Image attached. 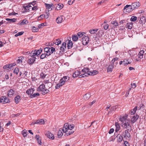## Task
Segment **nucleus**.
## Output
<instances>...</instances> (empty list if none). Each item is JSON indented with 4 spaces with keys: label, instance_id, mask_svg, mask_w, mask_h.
Returning a JSON list of instances; mask_svg holds the SVG:
<instances>
[{
    "label": "nucleus",
    "instance_id": "1",
    "mask_svg": "<svg viewBox=\"0 0 146 146\" xmlns=\"http://www.w3.org/2000/svg\"><path fill=\"white\" fill-rule=\"evenodd\" d=\"M37 90L41 92L42 94L43 95H45L49 92V90L46 88L44 84L40 85L38 87Z\"/></svg>",
    "mask_w": 146,
    "mask_h": 146
},
{
    "label": "nucleus",
    "instance_id": "2",
    "mask_svg": "<svg viewBox=\"0 0 146 146\" xmlns=\"http://www.w3.org/2000/svg\"><path fill=\"white\" fill-rule=\"evenodd\" d=\"M122 126L124 129H126L128 130H131V126L130 125L129 121L128 120L123 122L122 124Z\"/></svg>",
    "mask_w": 146,
    "mask_h": 146
},
{
    "label": "nucleus",
    "instance_id": "3",
    "mask_svg": "<svg viewBox=\"0 0 146 146\" xmlns=\"http://www.w3.org/2000/svg\"><path fill=\"white\" fill-rule=\"evenodd\" d=\"M32 6L29 4L28 5H24L23 6V13L28 12L30 11V10L31 9Z\"/></svg>",
    "mask_w": 146,
    "mask_h": 146
},
{
    "label": "nucleus",
    "instance_id": "4",
    "mask_svg": "<svg viewBox=\"0 0 146 146\" xmlns=\"http://www.w3.org/2000/svg\"><path fill=\"white\" fill-rule=\"evenodd\" d=\"M10 102V99L6 96H2L1 98L0 102L3 104L9 103Z\"/></svg>",
    "mask_w": 146,
    "mask_h": 146
},
{
    "label": "nucleus",
    "instance_id": "5",
    "mask_svg": "<svg viewBox=\"0 0 146 146\" xmlns=\"http://www.w3.org/2000/svg\"><path fill=\"white\" fill-rule=\"evenodd\" d=\"M89 41V37L87 36H84L82 38V42L84 45H86L88 44Z\"/></svg>",
    "mask_w": 146,
    "mask_h": 146
},
{
    "label": "nucleus",
    "instance_id": "6",
    "mask_svg": "<svg viewBox=\"0 0 146 146\" xmlns=\"http://www.w3.org/2000/svg\"><path fill=\"white\" fill-rule=\"evenodd\" d=\"M28 60L27 62L30 65H32L35 61L36 59V57H33L29 55L28 57Z\"/></svg>",
    "mask_w": 146,
    "mask_h": 146
},
{
    "label": "nucleus",
    "instance_id": "7",
    "mask_svg": "<svg viewBox=\"0 0 146 146\" xmlns=\"http://www.w3.org/2000/svg\"><path fill=\"white\" fill-rule=\"evenodd\" d=\"M128 130H129L126 129L122 132L121 135L124 138L127 139V138H129L130 137V134Z\"/></svg>",
    "mask_w": 146,
    "mask_h": 146
},
{
    "label": "nucleus",
    "instance_id": "8",
    "mask_svg": "<svg viewBox=\"0 0 146 146\" xmlns=\"http://www.w3.org/2000/svg\"><path fill=\"white\" fill-rule=\"evenodd\" d=\"M45 134L47 136V137L52 139H54V136L53 134L49 131H48L45 132Z\"/></svg>",
    "mask_w": 146,
    "mask_h": 146
},
{
    "label": "nucleus",
    "instance_id": "9",
    "mask_svg": "<svg viewBox=\"0 0 146 146\" xmlns=\"http://www.w3.org/2000/svg\"><path fill=\"white\" fill-rule=\"evenodd\" d=\"M65 82L64 81L62 80V79H61L59 82V83L56 84V85L55 86L56 89H58L60 87L62 86L65 84Z\"/></svg>",
    "mask_w": 146,
    "mask_h": 146
},
{
    "label": "nucleus",
    "instance_id": "10",
    "mask_svg": "<svg viewBox=\"0 0 146 146\" xmlns=\"http://www.w3.org/2000/svg\"><path fill=\"white\" fill-rule=\"evenodd\" d=\"M140 5V3L138 2H136L132 3L131 6L132 7V9H134L135 8H137Z\"/></svg>",
    "mask_w": 146,
    "mask_h": 146
},
{
    "label": "nucleus",
    "instance_id": "11",
    "mask_svg": "<svg viewBox=\"0 0 146 146\" xmlns=\"http://www.w3.org/2000/svg\"><path fill=\"white\" fill-rule=\"evenodd\" d=\"M65 20V17L63 16H60L56 19V21L58 23H61Z\"/></svg>",
    "mask_w": 146,
    "mask_h": 146
},
{
    "label": "nucleus",
    "instance_id": "12",
    "mask_svg": "<svg viewBox=\"0 0 146 146\" xmlns=\"http://www.w3.org/2000/svg\"><path fill=\"white\" fill-rule=\"evenodd\" d=\"M64 7L63 5L61 3H59L55 5V7L57 10L61 9Z\"/></svg>",
    "mask_w": 146,
    "mask_h": 146
},
{
    "label": "nucleus",
    "instance_id": "13",
    "mask_svg": "<svg viewBox=\"0 0 146 146\" xmlns=\"http://www.w3.org/2000/svg\"><path fill=\"white\" fill-rule=\"evenodd\" d=\"M15 93V91L12 89L8 90L7 92V95L9 97H12Z\"/></svg>",
    "mask_w": 146,
    "mask_h": 146
},
{
    "label": "nucleus",
    "instance_id": "14",
    "mask_svg": "<svg viewBox=\"0 0 146 146\" xmlns=\"http://www.w3.org/2000/svg\"><path fill=\"white\" fill-rule=\"evenodd\" d=\"M50 48L49 47H46L44 48V51L45 52L46 55H47V56H48L51 54V53L50 50Z\"/></svg>",
    "mask_w": 146,
    "mask_h": 146
},
{
    "label": "nucleus",
    "instance_id": "15",
    "mask_svg": "<svg viewBox=\"0 0 146 146\" xmlns=\"http://www.w3.org/2000/svg\"><path fill=\"white\" fill-rule=\"evenodd\" d=\"M44 121L42 119H38L37 120L36 122H32L31 124V125H34L35 124H42L44 123Z\"/></svg>",
    "mask_w": 146,
    "mask_h": 146
},
{
    "label": "nucleus",
    "instance_id": "16",
    "mask_svg": "<svg viewBox=\"0 0 146 146\" xmlns=\"http://www.w3.org/2000/svg\"><path fill=\"white\" fill-rule=\"evenodd\" d=\"M139 117V115L137 114H135L132 116L131 121L132 123L135 122Z\"/></svg>",
    "mask_w": 146,
    "mask_h": 146
},
{
    "label": "nucleus",
    "instance_id": "17",
    "mask_svg": "<svg viewBox=\"0 0 146 146\" xmlns=\"http://www.w3.org/2000/svg\"><path fill=\"white\" fill-rule=\"evenodd\" d=\"M146 19L145 17L143 16H141L140 18L139 23L143 25L146 22Z\"/></svg>",
    "mask_w": 146,
    "mask_h": 146
},
{
    "label": "nucleus",
    "instance_id": "18",
    "mask_svg": "<svg viewBox=\"0 0 146 146\" xmlns=\"http://www.w3.org/2000/svg\"><path fill=\"white\" fill-rule=\"evenodd\" d=\"M65 125L66 126V127H68L69 130H72L74 127V125L73 124H69L68 123H65Z\"/></svg>",
    "mask_w": 146,
    "mask_h": 146
},
{
    "label": "nucleus",
    "instance_id": "19",
    "mask_svg": "<svg viewBox=\"0 0 146 146\" xmlns=\"http://www.w3.org/2000/svg\"><path fill=\"white\" fill-rule=\"evenodd\" d=\"M81 74L80 71L79 70H76L75 71L73 74L72 76L73 78H75L79 76Z\"/></svg>",
    "mask_w": 146,
    "mask_h": 146
},
{
    "label": "nucleus",
    "instance_id": "20",
    "mask_svg": "<svg viewBox=\"0 0 146 146\" xmlns=\"http://www.w3.org/2000/svg\"><path fill=\"white\" fill-rule=\"evenodd\" d=\"M38 53H37V52H36V50H35L34 51L33 50H32L31 52H29V54L32 57H35L36 56H38Z\"/></svg>",
    "mask_w": 146,
    "mask_h": 146
},
{
    "label": "nucleus",
    "instance_id": "21",
    "mask_svg": "<svg viewBox=\"0 0 146 146\" xmlns=\"http://www.w3.org/2000/svg\"><path fill=\"white\" fill-rule=\"evenodd\" d=\"M34 88H32L27 90L26 91V93L28 95L30 96L31 94H33V93L34 91Z\"/></svg>",
    "mask_w": 146,
    "mask_h": 146
},
{
    "label": "nucleus",
    "instance_id": "22",
    "mask_svg": "<svg viewBox=\"0 0 146 146\" xmlns=\"http://www.w3.org/2000/svg\"><path fill=\"white\" fill-rule=\"evenodd\" d=\"M144 53V51L143 50H140L137 55L138 58L140 59L142 58L143 57Z\"/></svg>",
    "mask_w": 146,
    "mask_h": 146
},
{
    "label": "nucleus",
    "instance_id": "23",
    "mask_svg": "<svg viewBox=\"0 0 146 146\" xmlns=\"http://www.w3.org/2000/svg\"><path fill=\"white\" fill-rule=\"evenodd\" d=\"M45 5L46 6V9L48 10V11H50L52 10L51 7L53 6L52 4L50 5L45 3Z\"/></svg>",
    "mask_w": 146,
    "mask_h": 146
},
{
    "label": "nucleus",
    "instance_id": "24",
    "mask_svg": "<svg viewBox=\"0 0 146 146\" xmlns=\"http://www.w3.org/2000/svg\"><path fill=\"white\" fill-rule=\"evenodd\" d=\"M123 136L120 134L116 136L117 138V141L118 142H121L123 139Z\"/></svg>",
    "mask_w": 146,
    "mask_h": 146
},
{
    "label": "nucleus",
    "instance_id": "25",
    "mask_svg": "<svg viewBox=\"0 0 146 146\" xmlns=\"http://www.w3.org/2000/svg\"><path fill=\"white\" fill-rule=\"evenodd\" d=\"M21 96L19 95L16 96L15 98V102L16 104H18L20 101Z\"/></svg>",
    "mask_w": 146,
    "mask_h": 146
},
{
    "label": "nucleus",
    "instance_id": "26",
    "mask_svg": "<svg viewBox=\"0 0 146 146\" xmlns=\"http://www.w3.org/2000/svg\"><path fill=\"white\" fill-rule=\"evenodd\" d=\"M66 44L65 42H63L62 44V45L61 46L60 48V50L62 52L64 51L65 49L66 48Z\"/></svg>",
    "mask_w": 146,
    "mask_h": 146
},
{
    "label": "nucleus",
    "instance_id": "27",
    "mask_svg": "<svg viewBox=\"0 0 146 146\" xmlns=\"http://www.w3.org/2000/svg\"><path fill=\"white\" fill-rule=\"evenodd\" d=\"M114 67V66L112 65H109L107 68V71L108 72H111L113 70V68Z\"/></svg>",
    "mask_w": 146,
    "mask_h": 146
},
{
    "label": "nucleus",
    "instance_id": "28",
    "mask_svg": "<svg viewBox=\"0 0 146 146\" xmlns=\"http://www.w3.org/2000/svg\"><path fill=\"white\" fill-rule=\"evenodd\" d=\"M98 73V72L97 70H94L92 71H90L89 72V75L91 76H94L96 74H97Z\"/></svg>",
    "mask_w": 146,
    "mask_h": 146
},
{
    "label": "nucleus",
    "instance_id": "29",
    "mask_svg": "<svg viewBox=\"0 0 146 146\" xmlns=\"http://www.w3.org/2000/svg\"><path fill=\"white\" fill-rule=\"evenodd\" d=\"M127 115H125L124 116H121L120 118V121L123 122L127 120Z\"/></svg>",
    "mask_w": 146,
    "mask_h": 146
},
{
    "label": "nucleus",
    "instance_id": "30",
    "mask_svg": "<svg viewBox=\"0 0 146 146\" xmlns=\"http://www.w3.org/2000/svg\"><path fill=\"white\" fill-rule=\"evenodd\" d=\"M62 129L63 130V132L65 133L66 135V133L68 132V131L69 130L68 127H66V126L65 125V124H64L63 128Z\"/></svg>",
    "mask_w": 146,
    "mask_h": 146
},
{
    "label": "nucleus",
    "instance_id": "31",
    "mask_svg": "<svg viewBox=\"0 0 146 146\" xmlns=\"http://www.w3.org/2000/svg\"><path fill=\"white\" fill-rule=\"evenodd\" d=\"M90 93H87L84 96V98L86 100H88L90 97Z\"/></svg>",
    "mask_w": 146,
    "mask_h": 146
},
{
    "label": "nucleus",
    "instance_id": "32",
    "mask_svg": "<svg viewBox=\"0 0 146 146\" xmlns=\"http://www.w3.org/2000/svg\"><path fill=\"white\" fill-rule=\"evenodd\" d=\"M24 59V57L20 56L18 57V59L17 60V61L18 63H21L23 60Z\"/></svg>",
    "mask_w": 146,
    "mask_h": 146
},
{
    "label": "nucleus",
    "instance_id": "33",
    "mask_svg": "<svg viewBox=\"0 0 146 146\" xmlns=\"http://www.w3.org/2000/svg\"><path fill=\"white\" fill-rule=\"evenodd\" d=\"M115 125L116 127V129L115 131L116 132H117L120 129L119 124L118 123L116 122L115 123Z\"/></svg>",
    "mask_w": 146,
    "mask_h": 146
},
{
    "label": "nucleus",
    "instance_id": "34",
    "mask_svg": "<svg viewBox=\"0 0 146 146\" xmlns=\"http://www.w3.org/2000/svg\"><path fill=\"white\" fill-rule=\"evenodd\" d=\"M40 94L38 93H34L33 94H31L29 96V97L31 98H35L37 96H39Z\"/></svg>",
    "mask_w": 146,
    "mask_h": 146
},
{
    "label": "nucleus",
    "instance_id": "35",
    "mask_svg": "<svg viewBox=\"0 0 146 146\" xmlns=\"http://www.w3.org/2000/svg\"><path fill=\"white\" fill-rule=\"evenodd\" d=\"M133 24V23L132 22L127 23L126 25V28H128V29H131L132 27Z\"/></svg>",
    "mask_w": 146,
    "mask_h": 146
},
{
    "label": "nucleus",
    "instance_id": "36",
    "mask_svg": "<svg viewBox=\"0 0 146 146\" xmlns=\"http://www.w3.org/2000/svg\"><path fill=\"white\" fill-rule=\"evenodd\" d=\"M82 72L85 73H89L90 69L88 68H84L82 70Z\"/></svg>",
    "mask_w": 146,
    "mask_h": 146
},
{
    "label": "nucleus",
    "instance_id": "37",
    "mask_svg": "<svg viewBox=\"0 0 146 146\" xmlns=\"http://www.w3.org/2000/svg\"><path fill=\"white\" fill-rule=\"evenodd\" d=\"M111 23L113 25V27H114V28L118 25V23L117 22L116 20L113 21H112L111 22Z\"/></svg>",
    "mask_w": 146,
    "mask_h": 146
},
{
    "label": "nucleus",
    "instance_id": "38",
    "mask_svg": "<svg viewBox=\"0 0 146 146\" xmlns=\"http://www.w3.org/2000/svg\"><path fill=\"white\" fill-rule=\"evenodd\" d=\"M5 20L8 21H9L10 23H13L15 22L17 19L15 18L10 19L9 18H6Z\"/></svg>",
    "mask_w": 146,
    "mask_h": 146
},
{
    "label": "nucleus",
    "instance_id": "39",
    "mask_svg": "<svg viewBox=\"0 0 146 146\" xmlns=\"http://www.w3.org/2000/svg\"><path fill=\"white\" fill-rule=\"evenodd\" d=\"M73 43L72 41L70 40H68V42L67 44V47L68 49L71 48L72 46Z\"/></svg>",
    "mask_w": 146,
    "mask_h": 146
},
{
    "label": "nucleus",
    "instance_id": "40",
    "mask_svg": "<svg viewBox=\"0 0 146 146\" xmlns=\"http://www.w3.org/2000/svg\"><path fill=\"white\" fill-rule=\"evenodd\" d=\"M62 131H63V130H62V129H60L59 130L58 134V136L59 138L61 137L63 135Z\"/></svg>",
    "mask_w": 146,
    "mask_h": 146
},
{
    "label": "nucleus",
    "instance_id": "41",
    "mask_svg": "<svg viewBox=\"0 0 146 146\" xmlns=\"http://www.w3.org/2000/svg\"><path fill=\"white\" fill-rule=\"evenodd\" d=\"M89 75H89V73H84V74L80 75L79 76V78H84L86 76H88Z\"/></svg>",
    "mask_w": 146,
    "mask_h": 146
},
{
    "label": "nucleus",
    "instance_id": "42",
    "mask_svg": "<svg viewBox=\"0 0 146 146\" xmlns=\"http://www.w3.org/2000/svg\"><path fill=\"white\" fill-rule=\"evenodd\" d=\"M137 109V107L136 106L135 107V108L133 109L132 110H131V115H134L135 113L136 112V111Z\"/></svg>",
    "mask_w": 146,
    "mask_h": 146
},
{
    "label": "nucleus",
    "instance_id": "43",
    "mask_svg": "<svg viewBox=\"0 0 146 146\" xmlns=\"http://www.w3.org/2000/svg\"><path fill=\"white\" fill-rule=\"evenodd\" d=\"M28 23V21L25 19H23L22 22L20 23V25H23L25 24H26Z\"/></svg>",
    "mask_w": 146,
    "mask_h": 146
},
{
    "label": "nucleus",
    "instance_id": "44",
    "mask_svg": "<svg viewBox=\"0 0 146 146\" xmlns=\"http://www.w3.org/2000/svg\"><path fill=\"white\" fill-rule=\"evenodd\" d=\"M84 34H85V33L84 32H78L77 34V36H78L80 38L82 37L83 36H84Z\"/></svg>",
    "mask_w": 146,
    "mask_h": 146
},
{
    "label": "nucleus",
    "instance_id": "45",
    "mask_svg": "<svg viewBox=\"0 0 146 146\" xmlns=\"http://www.w3.org/2000/svg\"><path fill=\"white\" fill-rule=\"evenodd\" d=\"M72 40L74 41H76L78 39V37L77 35H74L72 36Z\"/></svg>",
    "mask_w": 146,
    "mask_h": 146
},
{
    "label": "nucleus",
    "instance_id": "46",
    "mask_svg": "<svg viewBox=\"0 0 146 146\" xmlns=\"http://www.w3.org/2000/svg\"><path fill=\"white\" fill-rule=\"evenodd\" d=\"M32 31L34 32H37L38 31V28L36 27H35V26L32 27Z\"/></svg>",
    "mask_w": 146,
    "mask_h": 146
},
{
    "label": "nucleus",
    "instance_id": "47",
    "mask_svg": "<svg viewBox=\"0 0 146 146\" xmlns=\"http://www.w3.org/2000/svg\"><path fill=\"white\" fill-rule=\"evenodd\" d=\"M98 30V29H90L89 31V32L91 34H94Z\"/></svg>",
    "mask_w": 146,
    "mask_h": 146
},
{
    "label": "nucleus",
    "instance_id": "48",
    "mask_svg": "<svg viewBox=\"0 0 146 146\" xmlns=\"http://www.w3.org/2000/svg\"><path fill=\"white\" fill-rule=\"evenodd\" d=\"M69 79V77L68 76H64L61 79H62V80L64 81L65 82H66Z\"/></svg>",
    "mask_w": 146,
    "mask_h": 146
},
{
    "label": "nucleus",
    "instance_id": "49",
    "mask_svg": "<svg viewBox=\"0 0 146 146\" xmlns=\"http://www.w3.org/2000/svg\"><path fill=\"white\" fill-rule=\"evenodd\" d=\"M61 42V40L59 39H58L56 40L55 44L58 45L59 44H60Z\"/></svg>",
    "mask_w": 146,
    "mask_h": 146
},
{
    "label": "nucleus",
    "instance_id": "50",
    "mask_svg": "<svg viewBox=\"0 0 146 146\" xmlns=\"http://www.w3.org/2000/svg\"><path fill=\"white\" fill-rule=\"evenodd\" d=\"M137 17L135 16H133L131 17V19H130V20L131 21H135L137 20Z\"/></svg>",
    "mask_w": 146,
    "mask_h": 146
},
{
    "label": "nucleus",
    "instance_id": "51",
    "mask_svg": "<svg viewBox=\"0 0 146 146\" xmlns=\"http://www.w3.org/2000/svg\"><path fill=\"white\" fill-rule=\"evenodd\" d=\"M19 72V69L18 68L16 67L14 69L13 71V73H14L16 74L17 75Z\"/></svg>",
    "mask_w": 146,
    "mask_h": 146
},
{
    "label": "nucleus",
    "instance_id": "52",
    "mask_svg": "<svg viewBox=\"0 0 146 146\" xmlns=\"http://www.w3.org/2000/svg\"><path fill=\"white\" fill-rule=\"evenodd\" d=\"M118 108V106H112L110 108V111H115L116 109Z\"/></svg>",
    "mask_w": 146,
    "mask_h": 146
},
{
    "label": "nucleus",
    "instance_id": "53",
    "mask_svg": "<svg viewBox=\"0 0 146 146\" xmlns=\"http://www.w3.org/2000/svg\"><path fill=\"white\" fill-rule=\"evenodd\" d=\"M132 7L131 6V5H129V7L128 9H126V11L127 12H131L132 11V10H133V9H132Z\"/></svg>",
    "mask_w": 146,
    "mask_h": 146
},
{
    "label": "nucleus",
    "instance_id": "54",
    "mask_svg": "<svg viewBox=\"0 0 146 146\" xmlns=\"http://www.w3.org/2000/svg\"><path fill=\"white\" fill-rule=\"evenodd\" d=\"M46 75L44 74L43 73L41 72L40 74V78L42 79H44L46 77Z\"/></svg>",
    "mask_w": 146,
    "mask_h": 146
},
{
    "label": "nucleus",
    "instance_id": "55",
    "mask_svg": "<svg viewBox=\"0 0 146 146\" xmlns=\"http://www.w3.org/2000/svg\"><path fill=\"white\" fill-rule=\"evenodd\" d=\"M48 57L47 55L45 53L42 54L40 56V58L41 59H43L45 58H47Z\"/></svg>",
    "mask_w": 146,
    "mask_h": 146
},
{
    "label": "nucleus",
    "instance_id": "56",
    "mask_svg": "<svg viewBox=\"0 0 146 146\" xmlns=\"http://www.w3.org/2000/svg\"><path fill=\"white\" fill-rule=\"evenodd\" d=\"M102 27H103L104 29L105 30H107L108 29L109 25L107 24H103L102 25Z\"/></svg>",
    "mask_w": 146,
    "mask_h": 146
},
{
    "label": "nucleus",
    "instance_id": "57",
    "mask_svg": "<svg viewBox=\"0 0 146 146\" xmlns=\"http://www.w3.org/2000/svg\"><path fill=\"white\" fill-rule=\"evenodd\" d=\"M23 33H24V32H23V31H21V32H19L18 33H17L15 35V37H17L18 36L21 35L23 34Z\"/></svg>",
    "mask_w": 146,
    "mask_h": 146
},
{
    "label": "nucleus",
    "instance_id": "58",
    "mask_svg": "<svg viewBox=\"0 0 146 146\" xmlns=\"http://www.w3.org/2000/svg\"><path fill=\"white\" fill-rule=\"evenodd\" d=\"M145 108V106L144 104H141L140 106L138 107H137V108H138V109L139 110L140 109H143Z\"/></svg>",
    "mask_w": 146,
    "mask_h": 146
},
{
    "label": "nucleus",
    "instance_id": "59",
    "mask_svg": "<svg viewBox=\"0 0 146 146\" xmlns=\"http://www.w3.org/2000/svg\"><path fill=\"white\" fill-rule=\"evenodd\" d=\"M28 133V132L27 131H25L24 130H23L22 132V134L24 137H26L27 135V133Z\"/></svg>",
    "mask_w": 146,
    "mask_h": 146
},
{
    "label": "nucleus",
    "instance_id": "60",
    "mask_svg": "<svg viewBox=\"0 0 146 146\" xmlns=\"http://www.w3.org/2000/svg\"><path fill=\"white\" fill-rule=\"evenodd\" d=\"M49 13L48 12H46V14L45 15H44V18L47 19L49 17Z\"/></svg>",
    "mask_w": 146,
    "mask_h": 146
},
{
    "label": "nucleus",
    "instance_id": "61",
    "mask_svg": "<svg viewBox=\"0 0 146 146\" xmlns=\"http://www.w3.org/2000/svg\"><path fill=\"white\" fill-rule=\"evenodd\" d=\"M47 86H48V89L50 88L52 86V82H49L47 84Z\"/></svg>",
    "mask_w": 146,
    "mask_h": 146
},
{
    "label": "nucleus",
    "instance_id": "62",
    "mask_svg": "<svg viewBox=\"0 0 146 146\" xmlns=\"http://www.w3.org/2000/svg\"><path fill=\"white\" fill-rule=\"evenodd\" d=\"M74 132V131H72L71 130L68 131V132L66 133V135H67L68 136V135H70V134H72Z\"/></svg>",
    "mask_w": 146,
    "mask_h": 146
},
{
    "label": "nucleus",
    "instance_id": "63",
    "mask_svg": "<svg viewBox=\"0 0 146 146\" xmlns=\"http://www.w3.org/2000/svg\"><path fill=\"white\" fill-rule=\"evenodd\" d=\"M20 115V114L19 113H18L17 114H13L11 115V116L12 117H16L19 116Z\"/></svg>",
    "mask_w": 146,
    "mask_h": 146
},
{
    "label": "nucleus",
    "instance_id": "64",
    "mask_svg": "<svg viewBox=\"0 0 146 146\" xmlns=\"http://www.w3.org/2000/svg\"><path fill=\"white\" fill-rule=\"evenodd\" d=\"M74 1V0H69L68 2V3L69 5H71L73 3Z\"/></svg>",
    "mask_w": 146,
    "mask_h": 146
}]
</instances>
